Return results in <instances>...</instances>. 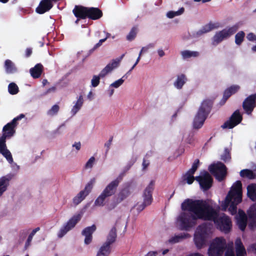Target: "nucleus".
I'll use <instances>...</instances> for the list:
<instances>
[{
	"instance_id": "obj_33",
	"label": "nucleus",
	"mask_w": 256,
	"mask_h": 256,
	"mask_svg": "<svg viewBox=\"0 0 256 256\" xmlns=\"http://www.w3.org/2000/svg\"><path fill=\"white\" fill-rule=\"evenodd\" d=\"M240 202H238L236 200V199L235 198H233L232 200L230 202L228 206H227V208L229 206L228 210L230 212V214L232 215L235 214L236 213L237 211V207L236 206L240 204ZM224 208H226L224 206Z\"/></svg>"
},
{
	"instance_id": "obj_34",
	"label": "nucleus",
	"mask_w": 256,
	"mask_h": 256,
	"mask_svg": "<svg viewBox=\"0 0 256 256\" xmlns=\"http://www.w3.org/2000/svg\"><path fill=\"white\" fill-rule=\"evenodd\" d=\"M188 234H180L174 236L172 237L168 240V242L170 244H176L180 242L181 240L184 238H188Z\"/></svg>"
},
{
	"instance_id": "obj_20",
	"label": "nucleus",
	"mask_w": 256,
	"mask_h": 256,
	"mask_svg": "<svg viewBox=\"0 0 256 256\" xmlns=\"http://www.w3.org/2000/svg\"><path fill=\"white\" fill-rule=\"evenodd\" d=\"M236 224L239 228L244 231L247 224V216L245 212L242 210H239L238 215L236 216Z\"/></svg>"
},
{
	"instance_id": "obj_63",
	"label": "nucleus",
	"mask_w": 256,
	"mask_h": 256,
	"mask_svg": "<svg viewBox=\"0 0 256 256\" xmlns=\"http://www.w3.org/2000/svg\"><path fill=\"white\" fill-rule=\"evenodd\" d=\"M142 166L144 169L146 168L148 166V163H146V160L144 159L143 160Z\"/></svg>"
},
{
	"instance_id": "obj_25",
	"label": "nucleus",
	"mask_w": 256,
	"mask_h": 256,
	"mask_svg": "<svg viewBox=\"0 0 256 256\" xmlns=\"http://www.w3.org/2000/svg\"><path fill=\"white\" fill-rule=\"evenodd\" d=\"M187 81V78L185 74H182L177 76L176 80L174 82V85L178 89H182L184 85Z\"/></svg>"
},
{
	"instance_id": "obj_26",
	"label": "nucleus",
	"mask_w": 256,
	"mask_h": 256,
	"mask_svg": "<svg viewBox=\"0 0 256 256\" xmlns=\"http://www.w3.org/2000/svg\"><path fill=\"white\" fill-rule=\"evenodd\" d=\"M10 180V178L8 176H4L0 178V196L7 190Z\"/></svg>"
},
{
	"instance_id": "obj_30",
	"label": "nucleus",
	"mask_w": 256,
	"mask_h": 256,
	"mask_svg": "<svg viewBox=\"0 0 256 256\" xmlns=\"http://www.w3.org/2000/svg\"><path fill=\"white\" fill-rule=\"evenodd\" d=\"M6 71L8 74H13L17 71L14 63L10 60H6L4 64Z\"/></svg>"
},
{
	"instance_id": "obj_12",
	"label": "nucleus",
	"mask_w": 256,
	"mask_h": 256,
	"mask_svg": "<svg viewBox=\"0 0 256 256\" xmlns=\"http://www.w3.org/2000/svg\"><path fill=\"white\" fill-rule=\"evenodd\" d=\"M242 120V116L238 110H236L226 120L221 126L223 129H232L240 124Z\"/></svg>"
},
{
	"instance_id": "obj_45",
	"label": "nucleus",
	"mask_w": 256,
	"mask_h": 256,
	"mask_svg": "<svg viewBox=\"0 0 256 256\" xmlns=\"http://www.w3.org/2000/svg\"><path fill=\"white\" fill-rule=\"evenodd\" d=\"M60 110V106L58 104H56L54 105L50 109L48 112L47 114L48 115L50 116H54V115H56L58 112Z\"/></svg>"
},
{
	"instance_id": "obj_54",
	"label": "nucleus",
	"mask_w": 256,
	"mask_h": 256,
	"mask_svg": "<svg viewBox=\"0 0 256 256\" xmlns=\"http://www.w3.org/2000/svg\"><path fill=\"white\" fill-rule=\"evenodd\" d=\"M246 38L248 40L250 41H254L256 40V36L252 32L249 33L247 36Z\"/></svg>"
},
{
	"instance_id": "obj_32",
	"label": "nucleus",
	"mask_w": 256,
	"mask_h": 256,
	"mask_svg": "<svg viewBox=\"0 0 256 256\" xmlns=\"http://www.w3.org/2000/svg\"><path fill=\"white\" fill-rule=\"evenodd\" d=\"M111 252V247L104 244L98 251L96 256H108Z\"/></svg>"
},
{
	"instance_id": "obj_7",
	"label": "nucleus",
	"mask_w": 256,
	"mask_h": 256,
	"mask_svg": "<svg viewBox=\"0 0 256 256\" xmlns=\"http://www.w3.org/2000/svg\"><path fill=\"white\" fill-rule=\"evenodd\" d=\"M226 248V240L222 238H216L210 244L208 252L210 256H222Z\"/></svg>"
},
{
	"instance_id": "obj_58",
	"label": "nucleus",
	"mask_w": 256,
	"mask_h": 256,
	"mask_svg": "<svg viewBox=\"0 0 256 256\" xmlns=\"http://www.w3.org/2000/svg\"><path fill=\"white\" fill-rule=\"evenodd\" d=\"M157 254V252L152 251L148 252L145 256H156Z\"/></svg>"
},
{
	"instance_id": "obj_49",
	"label": "nucleus",
	"mask_w": 256,
	"mask_h": 256,
	"mask_svg": "<svg viewBox=\"0 0 256 256\" xmlns=\"http://www.w3.org/2000/svg\"><path fill=\"white\" fill-rule=\"evenodd\" d=\"M216 27L214 26V24L212 23H209L208 24H206L202 29V32H207L215 28Z\"/></svg>"
},
{
	"instance_id": "obj_43",
	"label": "nucleus",
	"mask_w": 256,
	"mask_h": 256,
	"mask_svg": "<svg viewBox=\"0 0 256 256\" xmlns=\"http://www.w3.org/2000/svg\"><path fill=\"white\" fill-rule=\"evenodd\" d=\"M194 174H191L188 170L186 174L184 176V180L186 181V182L188 184H191L193 183L194 180H196V178L194 176Z\"/></svg>"
},
{
	"instance_id": "obj_38",
	"label": "nucleus",
	"mask_w": 256,
	"mask_h": 256,
	"mask_svg": "<svg viewBox=\"0 0 256 256\" xmlns=\"http://www.w3.org/2000/svg\"><path fill=\"white\" fill-rule=\"evenodd\" d=\"M184 59H187L191 57H197L199 56V52H192L186 50L180 52Z\"/></svg>"
},
{
	"instance_id": "obj_60",
	"label": "nucleus",
	"mask_w": 256,
	"mask_h": 256,
	"mask_svg": "<svg viewBox=\"0 0 256 256\" xmlns=\"http://www.w3.org/2000/svg\"><path fill=\"white\" fill-rule=\"evenodd\" d=\"M148 50V46L142 47L140 52V55H142V52H147Z\"/></svg>"
},
{
	"instance_id": "obj_2",
	"label": "nucleus",
	"mask_w": 256,
	"mask_h": 256,
	"mask_svg": "<svg viewBox=\"0 0 256 256\" xmlns=\"http://www.w3.org/2000/svg\"><path fill=\"white\" fill-rule=\"evenodd\" d=\"M25 116L24 114H20L14 118L10 122L6 124L2 128V134L0 138V154H1L8 160L12 164L13 158L10 151L8 149L6 144V139L12 137L16 132V128L18 126V121Z\"/></svg>"
},
{
	"instance_id": "obj_17",
	"label": "nucleus",
	"mask_w": 256,
	"mask_h": 256,
	"mask_svg": "<svg viewBox=\"0 0 256 256\" xmlns=\"http://www.w3.org/2000/svg\"><path fill=\"white\" fill-rule=\"evenodd\" d=\"M256 106V94H251L246 98L242 104L244 110L248 114H250Z\"/></svg>"
},
{
	"instance_id": "obj_51",
	"label": "nucleus",
	"mask_w": 256,
	"mask_h": 256,
	"mask_svg": "<svg viewBox=\"0 0 256 256\" xmlns=\"http://www.w3.org/2000/svg\"><path fill=\"white\" fill-rule=\"evenodd\" d=\"M94 160L95 158L94 156H92L86 163L85 165L86 168H92L93 166Z\"/></svg>"
},
{
	"instance_id": "obj_6",
	"label": "nucleus",
	"mask_w": 256,
	"mask_h": 256,
	"mask_svg": "<svg viewBox=\"0 0 256 256\" xmlns=\"http://www.w3.org/2000/svg\"><path fill=\"white\" fill-rule=\"evenodd\" d=\"M233 198H235L238 202L242 201V184L240 180H237L232 186L225 200L224 206L227 207Z\"/></svg>"
},
{
	"instance_id": "obj_41",
	"label": "nucleus",
	"mask_w": 256,
	"mask_h": 256,
	"mask_svg": "<svg viewBox=\"0 0 256 256\" xmlns=\"http://www.w3.org/2000/svg\"><path fill=\"white\" fill-rule=\"evenodd\" d=\"M40 230V228L39 227H38L34 230H32V231L31 232V233L30 234V235L28 236V238L25 244V248H26L30 246V242L32 240L33 236L36 234V233L38 232Z\"/></svg>"
},
{
	"instance_id": "obj_57",
	"label": "nucleus",
	"mask_w": 256,
	"mask_h": 256,
	"mask_svg": "<svg viewBox=\"0 0 256 256\" xmlns=\"http://www.w3.org/2000/svg\"><path fill=\"white\" fill-rule=\"evenodd\" d=\"M73 147H75L76 150H78L80 148L81 144L80 142H76L74 144L72 145Z\"/></svg>"
},
{
	"instance_id": "obj_9",
	"label": "nucleus",
	"mask_w": 256,
	"mask_h": 256,
	"mask_svg": "<svg viewBox=\"0 0 256 256\" xmlns=\"http://www.w3.org/2000/svg\"><path fill=\"white\" fill-rule=\"evenodd\" d=\"M208 170L219 182L222 181L227 174V168L222 162H218L216 164H212L208 167Z\"/></svg>"
},
{
	"instance_id": "obj_29",
	"label": "nucleus",
	"mask_w": 256,
	"mask_h": 256,
	"mask_svg": "<svg viewBox=\"0 0 256 256\" xmlns=\"http://www.w3.org/2000/svg\"><path fill=\"white\" fill-rule=\"evenodd\" d=\"M248 196L253 202H256V184H252L247 187Z\"/></svg>"
},
{
	"instance_id": "obj_23",
	"label": "nucleus",
	"mask_w": 256,
	"mask_h": 256,
	"mask_svg": "<svg viewBox=\"0 0 256 256\" xmlns=\"http://www.w3.org/2000/svg\"><path fill=\"white\" fill-rule=\"evenodd\" d=\"M236 256H246V249L240 238H237L235 242Z\"/></svg>"
},
{
	"instance_id": "obj_62",
	"label": "nucleus",
	"mask_w": 256,
	"mask_h": 256,
	"mask_svg": "<svg viewBox=\"0 0 256 256\" xmlns=\"http://www.w3.org/2000/svg\"><path fill=\"white\" fill-rule=\"evenodd\" d=\"M55 90H56V88L53 86V87H52L51 88H48L47 90V91L45 92L44 94H46L48 93V92H50L52 91L54 92V91H55Z\"/></svg>"
},
{
	"instance_id": "obj_52",
	"label": "nucleus",
	"mask_w": 256,
	"mask_h": 256,
	"mask_svg": "<svg viewBox=\"0 0 256 256\" xmlns=\"http://www.w3.org/2000/svg\"><path fill=\"white\" fill-rule=\"evenodd\" d=\"M106 38H104L100 40L96 44L94 48L90 50V51L94 52L95 50L100 47L102 44L106 40Z\"/></svg>"
},
{
	"instance_id": "obj_35",
	"label": "nucleus",
	"mask_w": 256,
	"mask_h": 256,
	"mask_svg": "<svg viewBox=\"0 0 256 256\" xmlns=\"http://www.w3.org/2000/svg\"><path fill=\"white\" fill-rule=\"evenodd\" d=\"M138 31V26H134L130 30V32L126 36V38L128 41L131 42L136 37Z\"/></svg>"
},
{
	"instance_id": "obj_15",
	"label": "nucleus",
	"mask_w": 256,
	"mask_h": 256,
	"mask_svg": "<svg viewBox=\"0 0 256 256\" xmlns=\"http://www.w3.org/2000/svg\"><path fill=\"white\" fill-rule=\"evenodd\" d=\"M94 180H90L85 186L84 190L80 192L72 200L73 203L75 205L80 204L88 194L91 192Z\"/></svg>"
},
{
	"instance_id": "obj_24",
	"label": "nucleus",
	"mask_w": 256,
	"mask_h": 256,
	"mask_svg": "<svg viewBox=\"0 0 256 256\" xmlns=\"http://www.w3.org/2000/svg\"><path fill=\"white\" fill-rule=\"evenodd\" d=\"M118 186H116L114 182H111L103 190L102 192L106 196L110 197L114 195L117 190Z\"/></svg>"
},
{
	"instance_id": "obj_37",
	"label": "nucleus",
	"mask_w": 256,
	"mask_h": 256,
	"mask_svg": "<svg viewBox=\"0 0 256 256\" xmlns=\"http://www.w3.org/2000/svg\"><path fill=\"white\" fill-rule=\"evenodd\" d=\"M240 176L242 178H246L249 179H254L255 178V174L253 171L248 169H244L240 171Z\"/></svg>"
},
{
	"instance_id": "obj_56",
	"label": "nucleus",
	"mask_w": 256,
	"mask_h": 256,
	"mask_svg": "<svg viewBox=\"0 0 256 256\" xmlns=\"http://www.w3.org/2000/svg\"><path fill=\"white\" fill-rule=\"evenodd\" d=\"M224 256H235V254L232 250L228 249L226 251Z\"/></svg>"
},
{
	"instance_id": "obj_5",
	"label": "nucleus",
	"mask_w": 256,
	"mask_h": 256,
	"mask_svg": "<svg viewBox=\"0 0 256 256\" xmlns=\"http://www.w3.org/2000/svg\"><path fill=\"white\" fill-rule=\"evenodd\" d=\"M208 237V228L206 224L198 226L194 234V240L198 249L202 248L206 244Z\"/></svg>"
},
{
	"instance_id": "obj_4",
	"label": "nucleus",
	"mask_w": 256,
	"mask_h": 256,
	"mask_svg": "<svg viewBox=\"0 0 256 256\" xmlns=\"http://www.w3.org/2000/svg\"><path fill=\"white\" fill-rule=\"evenodd\" d=\"M212 105L213 101L211 100L206 99L202 102L194 120L193 126L194 128L198 129L202 126L210 112Z\"/></svg>"
},
{
	"instance_id": "obj_64",
	"label": "nucleus",
	"mask_w": 256,
	"mask_h": 256,
	"mask_svg": "<svg viewBox=\"0 0 256 256\" xmlns=\"http://www.w3.org/2000/svg\"><path fill=\"white\" fill-rule=\"evenodd\" d=\"M251 248H252L253 250H254L256 251V244H253L252 245Z\"/></svg>"
},
{
	"instance_id": "obj_31",
	"label": "nucleus",
	"mask_w": 256,
	"mask_h": 256,
	"mask_svg": "<svg viewBox=\"0 0 256 256\" xmlns=\"http://www.w3.org/2000/svg\"><path fill=\"white\" fill-rule=\"evenodd\" d=\"M84 104V99L82 96L80 95L78 98L74 105L73 106L71 112L72 115H75L81 108Z\"/></svg>"
},
{
	"instance_id": "obj_36",
	"label": "nucleus",
	"mask_w": 256,
	"mask_h": 256,
	"mask_svg": "<svg viewBox=\"0 0 256 256\" xmlns=\"http://www.w3.org/2000/svg\"><path fill=\"white\" fill-rule=\"evenodd\" d=\"M108 196L102 192L94 201V206H104V202Z\"/></svg>"
},
{
	"instance_id": "obj_1",
	"label": "nucleus",
	"mask_w": 256,
	"mask_h": 256,
	"mask_svg": "<svg viewBox=\"0 0 256 256\" xmlns=\"http://www.w3.org/2000/svg\"><path fill=\"white\" fill-rule=\"evenodd\" d=\"M210 202L208 199L184 200L181 206L184 212L177 218L180 230H188L196 224L198 220H202L212 221L218 230L226 234L229 233L232 228L230 218L224 214L220 216L218 211Z\"/></svg>"
},
{
	"instance_id": "obj_55",
	"label": "nucleus",
	"mask_w": 256,
	"mask_h": 256,
	"mask_svg": "<svg viewBox=\"0 0 256 256\" xmlns=\"http://www.w3.org/2000/svg\"><path fill=\"white\" fill-rule=\"evenodd\" d=\"M32 52V48H28L26 50L25 56L26 58H28L30 56Z\"/></svg>"
},
{
	"instance_id": "obj_18",
	"label": "nucleus",
	"mask_w": 256,
	"mask_h": 256,
	"mask_svg": "<svg viewBox=\"0 0 256 256\" xmlns=\"http://www.w3.org/2000/svg\"><path fill=\"white\" fill-rule=\"evenodd\" d=\"M96 230V226L92 224L90 226L86 227L82 230V234L85 236L84 242L86 244H89L92 242V234Z\"/></svg>"
},
{
	"instance_id": "obj_40",
	"label": "nucleus",
	"mask_w": 256,
	"mask_h": 256,
	"mask_svg": "<svg viewBox=\"0 0 256 256\" xmlns=\"http://www.w3.org/2000/svg\"><path fill=\"white\" fill-rule=\"evenodd\" d=\"M245 34L243 31L238 32L235 36V42L238 45H240L244 40Z\"/></svg>"
},
{
	"instance_id": "obj_53",
	"label": "nucleus",
	"mask_w": 256,
	"mask_h": 256,
	"mask_svg": "<svg viewBox=\"0 0 256 256\" xmlns=\"http://www.w3.org/2000/svg\"><path fill=\"white\" fill-rule=\"evenodd\" d=\"M113 140V136H112L110 137L109 140H108V142H107L106 143H105L104 144V146L106 147V152H107L109 150H110V146L112 144V142Z\"/></svg>"
},
{
	"instance_id": "obj_61",
	"label": "nucleus",
	"mask_w": 256,
	"mask_h": 256,
	"mask_svg": "<svg viewBox=\"0 0 256 256\" xmlns=\"http://www.w3.org/2000/svg\"><path fill=\"white\" fill-rule=\"evenodd\" d=\"M158 54L160 57H162L164 56L165 53L164 51L162 50H158Z\"/></svg>"
},
{
	"instance_id": "obj_46",
	"label": "nucleus",
	"mask_w": 256,
	"mask_h": 256,
	"mask_svg": "<svg viewBox=\"0 0 256 256\" xmlns=\"http://www.w3.org/2000/svg\"><path fill=\"white\" fill-rule=\"evenodd\" d=\"M128 169L129 168H128V169L126 170L121 172L116 178L112 180V182H114L116 186H118L120 182L122 180L124 176L126 170H128Z\"/></svg>"
},
{
	"instance_id": "obj_44",
	"label": "nucleus",
	"mask_w": 256,
	"mask_h": 256,
	"mask_svg": "<svg viewBox=\"0 0 256 256\" xmlns=\"http://www.w3.org/2000/svg\"><path fill=\"white\" fill-rule=\"evenodd\" d=\"M231 159L230 152L228 148H225L223 154L221 155L220 160L224 162L229 161Z\"/></svg>"
},
{
	"instance_id": "obj_59",
	"label": "nucleus",
	"mask_w": 256,
	"mask_h": 256,
	"mask_svg": "<svg viewBox=\"0 0 256 256\" xmlns=\"http://www.w3.org/2000/svg\"><path fill=\"white\" fill-rule=\"evenodd\" d=\"M140 56H141V55H140V53L139 54V56L135 62V64H134V66H132V68H130V70H132L136 66V64H138V62H139L140 60Z\"/></svg>"
},
{
	"instance_id": "obj_28",
	"label": "nucleus",
	"mask_w": 256,
	"mask_h": 256,
	"mask_svg": "<svg viewBox=\"0 0 256 256\" xmlns=\"http://www.w3.org/2000/svg\"><path fill=\"white\" fill-rule=\"evenodd\" d=\"M248 214L251 220V222L249 224V227L250 228H253L256 227V208L251 207Z\"/></svg>"
},
{
	"instance_id": "obj_47",
	"label": "nucleus",
	"mask_w": 256,
	"mask_h": 256,
	"mask_svg": "<svg viewBox=\"0 0 256 256\" xmlns=\"http://www.w3.org/2000/svg\"><path fill=\"white\" fill-rule=\"evenodd\" d=\"M200 164V160L198 159H196L194 160V163L192 164V168L188 170L189 172H190L191 174H194L196 171L197 170Z\"/></svg>"
},
{
	"instance_id": "obj_48",
	"label": "nucleus",
	"mask_w": 256,
	"mask_h": 256,
	"mask_svg": "<svg viewBox=\"0 0 256 256\" xmlns=\"http://www.w3.org/2000/svg\"><path fill=\"white\" fill-rule=\"evenodd\" d=\"M126 78V75H124L121 78L115 81L110 86L115 88H118L120 86H121L123 84V82L124 80V79H123V78Z\"/></svg>"
},
{
	"instance_id": "obj_14",
	"label": "nucleus",
	"mask_w": 256,
	"mask_h": 256,
	"mask_svg": "<svg viewBox=\"0 0 256 256\" xmlns=\"http://www.w3.org/2000/svg\"><path fill=\"white\" fill-rule=\"evenodd\" d=\"M196 180L198 182L201 188L204 191L209 190L213 182L212 178L206 171L202 176H196Z\"/></svg>"
},
{
	"instance_id": "obj_11",
	"label": "nucleus",
	"mask_w": 256,
	"mask_h": 256,
	"mask_svg": "<svg viewBox=\"0 0 256 256\" xmlns=\"http://www.w3.org/2000/svg\"><path fill=\"white\" fill-rule=\"evenodd\" d=\"M130 194V192L128 188L122 189L116 196L113 198L112 202L106 204V210L110 211L114 209L119 204L126 198Z\"/></svg>"
},
{
	"instance_id": "obj_39",
	"label": "nucleus",
	"mask_w": 256,
	"mask_h": 256,
	"mask_svg": "<svg viewBox=\"0 0 256 256\" xmlns=\"http://www.w3.org/2000/svg\"><path fill=\"white\" fill-rule=\"evenodd\" d=\"M184 8H180L178 11H169L166 14V16L170 18H172L176 16H178L184 13Z\"/></svg>"
},
{
	"instance_id": "obj_8",
	"label": "nucleus",
	"mask_w": 256,
	"mask_h": 256,
	"mask_svg": "<svg viewBox=\"0 0 256 256\" xmlns=\"http://www.w3.org/2000/svg\"><path fill=\"white\" fill-rule=\"evenodd\" d=\"M154 181L151 180L148 185L144 190L142 197L144 202L141 204H137V210L139 212L142 211L144 208L150 205L152 201V194L154 190Z\"/></svg>"
},
{
	"instance_id": "obj_21",
	"label": "nucleus",
	"mask_w": 256,
	"mask_h": 256,
	"mask_svg": "<svg viewBox=\"0 0 256 256\" xmlns=\"http://www.w3.org/2000/svg\"><path fill=\"white\" fill-rule=\"evenodd\" d=\"M240 88L238 85H232L226 88L224 92L222 100L225 102L232 94L236 93Z\"/></svg>"
},
{
	"instance_id": "obj_50",
	"label": "nucleus",
	"mask_w": 256,
	"mask_h": 256,
	"mask_svg": "<svg viewBox=\"0 0 256 256\" xmlns=\"http://www.w3.org/2000/svg\"><path fill=\"white\" fill-rule=\"evenodd\" d=\"M100 78L98 76H94L91 81L92 86L96 87L100 84Z\"/></svg>"
},
{
	"instance_id": "obj_3",
	"label": "nucleus",
	"mask_w": 256,
	"mask_h": 256,
	"mask_svg": "<svg viewBox=\"0 0 256 256\" xmlns=\"http://www.w3.org/2000/svg\"><path fill=\"white\" fill-rule=\"evenodd\" d=\"M72 12L76 18L82 20L88 18L92 20H96L101 18L103 14L102 11L98 8L86 7L82 6H76Z\"/></svg>"
},
{
	"instance_id": "obj_19",
	"label": "nucleus",
	"mask_w": 256,
	"mask_h": 256,
	"mask_svg": "<svg viewBox=\"0 0 256 256\" xmlns=\"http://www.w3.org/2000/svg\"><path fill=\"white\" fill-rule=\"evenodd\" d=\"M53 6L52 2L50 0H42L38 6L36 8V12L43 14L49 11Z\"/></svg>"
},
{
	"instance_id": "obj_27",
	"label": "nucleus",
	"mask_w": 256,
	"mask_h": 256,
	"mask_svg": "<svg viewBox=\"0 0 256 256\" xmlns=\"http://www.w3.org/2000/svg\"><path fill=\"white\" fill-rule=\"evenodd\" d=\"M116 228L113 227L109 232L107 236L106 241L104 244L108 246H110V245L116 241Z\"/></svg>"
},
{
	"instance_id": "obj_10",
	"label": "nucleus",
	"mask_w": 256,
	"mask_h": 256,
	"mask_svg": "<svg viewBox=\"0 0 256 256\" xmlns=\"http://www.w3.org/2000/svg\"><path fill=\"white\" fill-rule=\"evenodd\" d=\"M238 30V26L236 25H234L228 28H224L221 31L217 32L212 38L213 45H217L224 39L230 37L235 34Z\"/></svg>"
},
{
	"instance_id": "obj_22",
	"label": "nucleus",
	"mask_w": 256,
	"mask_h": 256,
	"mask_svg": "<svg viewBox=\"0 0 256 256\" xmlns=\"http://www.w3.org/2000/svg\"><path fill=\"white\" fill-rule=\"evenodd\" d=\"M44 66H43L39 63L36 64V66L30 69V72L32 76L34 78H39L42 72Z\"/></svg>"
},
{
	"instance_id": "obj_16",
	"label": "nucleus",
	"mask_w": 256,
	"mask_h": 256,
	"mask_svg": "<svg viewBox=\"0 0 256 256\" xmlns=\"http://www.w3.org/2000/svg\"><path fill=\"white\" fill-rule=\"evenodd\" d=\"M124 54H122L119 58L112 60V62L109 63L106 66L103 68L98 74V76L101 78H104L108 72H110L113 69L117 68L120 61L122 59Z\"/></svg>"
},
{
	"instance_id": "obj_42",
	"label": "nucleus",
	"mask_w": 256,
	"mask_h": 256,
	"mask_svg": "<svg viewBox=\"0 0 256 256\" xmlns=\"http://www.w3.org/2000/svg\"><path fill=\"white\" fill-rule=\"evenodd\" d=\"M8 90L10 94H16L18 92V88L15 83L12 82L8 84Z\"/></svg>"
},
{
	"instance_id": "obj_13",
	"label": "nucleus",
	"mask_w": 256,
	"mask_h": 256,
	"mask_svg": "<svg viewBox=\"0 0 256 256\" xmlns=\"http://www.w3.org/2000/svg\"><path fill=\"white\" fill-rule=\"evenodd\" d=\"M82 214H80L74 216L70 218L66 224L60 230L58 236L61 238L63 237L69 230L74 228L76 224L80 220Z\"/></svg>"
}]
</instances>
